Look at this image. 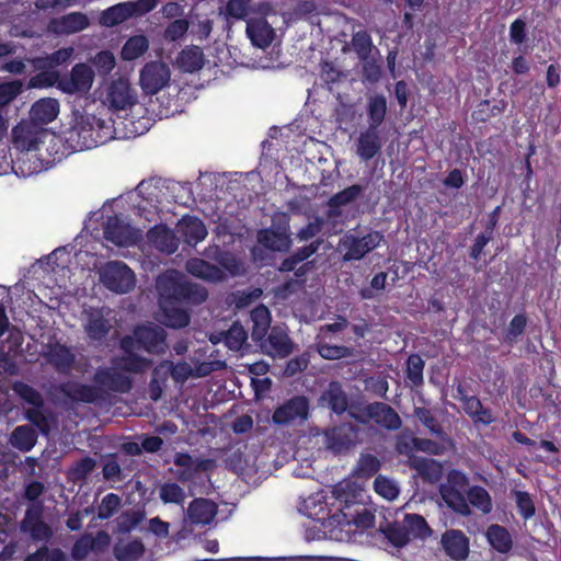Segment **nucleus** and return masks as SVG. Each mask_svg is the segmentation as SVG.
I'll return each mask as SVG.
<instances>
[{
    "instance_id": "obj_59",
    "label": "nucleus",
    "mask_w": 561,
    "mask_h": 561,
    "mask_svg": "<svg viewBox=\"0 0 561 561\" xmlns=\"http://www.w3.org/2000/svg\"><path fill=\"white\" fill-rule=\"evenodd\" d=\"M514 495L516 506L520 516L525 520L530 519L536 513L535 503L530 494L526 491H515Z\"/></svg>"
},
{
    "instance_id": "obj_1",
    "label": "nucleus",
    "mask_w": 561,
    "mask_h": 561,
    "mask_svg": "<svg viewBox=\"0 0 561 561\" xmlns=\"http://www.w3.org/2000/svg\"><path fill=\"white\" fill-rule=\"evenodd\" d=\"M158 305L163 324L171 329H183L191 323L192 311L208 298L205 286L194 283L178 270H167L156 279Z\"/></svg>"
},
{
    "instance_id": "obj_44",
    "label": "nucleus",
    "mask_w": 561,
    "mask_h": 561,
    "mask_svg": "<svg viewBox=\"0 0 561 561\" xmlns=\"http://www.w3.org/2000/svg\"><path fill=\"white\" fill-rule=\"evenodd\" d=\"M404 527L410 539L425 538L430 535L431 528L428 527L425 518L417 514H407L403 520Z\"/></svg>"
},
{
    "instance_id": "obj_24",
    "label": "nucleus",
    "mask_w": 561,
    "mask_h": 561,
    "mask_svg": "<svg viewBox=\"0 0 561 561\" xmlns=\"http://www.w3.org/2000/svg\"><path fill=\"white\" fill-rule=\"evenodd\" d=\"M148 239L156 249L167 254H173L179 249V238L165 225H157L148 231Z\"/></svg>"
},
{
    "instance_id": "obj_27",
    "label": "nucleus",
    "mask_w": 561,
    "mask_h": 561,
    "mask_svg": "<svg viewBox=\"0 0 561 561\" xmlns=\"http://www.w3.org/2000/svg\"><path fill=\"white\" fill-rule=\"evenodd\" d=\"M89 25V19L82 12H71L51 21L53 31L66 35L81 32Z\"/></svg>"
},
{
    "instance_id": "obj_23",
    "label": "nucleus",
    "mask_w": 561,
    "mask_h": 561,
    "mask_svg": "<svg viewBox=\"0 0 561 561\" xmlns=\"http://www.w3.org/2000/svg\"><path fill=\"white\" fill-rule=\"evenodd\" d=\"M257 242L265 249L273 252H287L293 241L286 230L273 228L261 229L257 232Z\"/></svg>"
},
{
    "instance_id": "obj_2",
    "label": "nucleus",
    "mask_w": 561,
    "mask_h": 561,
    "mask_svg": "<svg viewBox=\"0 0 561 561\" xmlns=\"http://www.w3.org/2000/svg\"><path fill=\"white\" fill-rule=\"evenodd\" d=\"M93 381L96 386L66 381L58 386V391L72 402L94 403L103 398V390L128 393L133 388L131 378L116 366L99 368L93 376Z\"/></svg>"
},
{
    "instance_id": "obj_15",
    "label": "nucleus",
    "mask_w": 561,
    "mask_h": 561,
    "mask_svg": "<svg viewBox=\"0 0 561 561\" xmlns=\"http://www.w3.org/2000/svg\"><path fill=\"white\" fill-rule=\"evenodd\" d=\"M44 136V129L32 122H21L12 129L14 148L22 152L26 151V154L38 149Z\"/></svg>"
},
{
    "instance_id": "obj_33",
    "label": "nucleus",
    "mask_w": 561,
    "mask_h": 561,
    "mask_svg": "<svg viewBox=\"0 0 561 561\" xmlns=\"http://www.w3.org/2000/svg\"><path fill=\"white\" fill-rule=\"evenodd\" d=\"M117 369L125 373L142 374L152 366V360L137 353L123 355L113 360Z\"/></svg>"
},
{
    "instance_id": "obj_47",
    "label": "nucleus",
    "mask_w": 561,
    "mask_h": 561,
    "mask_svg": "<svg viewBox=\"0 0 561 561\" xmlns=\"http://www.w3.org/2000/svg\"><path fill=\"white\" fill-rule=\"evenodd\" d=\"M95 467L96 460L90 456H85L71 465L68 470V477L73 482L84 481Z\"/></svg>"
},
{
    "instance_id": "obj_20",
    "label": "nucleus",
    "mask_w": 561,
    "mask_h": 561,
    "mask_svg": "<svg viewBox=\"0 0 561 561\" xmlns=\"http://www.w3.org/2000/svg\"><path fill=\"white\" fill-rule=\"evenodd\" d=\"M247 35L259 48L268 47L275 37V31L264 18H253L247 22Z\"/></svg>"
},
{
    "instance_id": "obj_61",
    "label": "nucleus",
    "mask_w": 561,
    "mask_h": 561,
    "mask_svg": "<svg viewBox=\"0 0 561 561\" xmlns=\"http://www.w3.org/2000/svg\"><path fill=\"white\" fill-rule=\"evenodd\" d=\"M374 489L377 494L390 501L397 499L399 495V488L397 484L383 476H378L375 479Z\"/></svg>"
},
{
    "instance_id": "obj_3",
    "label": "nucleus",
    "mask_w": 561,
    "mask_h": 561,
    "mask_svg": "<svg viewBox=\"0 0 561 561\" xmlns=\"http://www.w3.org/2000/svg\"><path fill=\"white\" fill-rule=\"evenodd\" d=\"M44 492L45 484L38 480L31 481L24 488L23 496L30 504L20 523V530L34 542H49L54 537L51 526L44 520V504L38 500Z\"/></svg>"
},
{
    "instance_id": "obj_8",
    "label": "nucleus",
    "mask_w": 561,
    "mask_h": 561,
    "mask_svg": "<svg viewBox=\"0 0 561 561\" xmlns=\"http://www.w3.org/2000/svg\"><path fill=\"white\" fill-rule=\"evenodd\" d=\"M357 494H348L337 490V500L344 503L340 510L343 522L347 525H354L357 529L367 530L375 525V514L363 503L357 502Z\"/></svg>"
},
{
    "instance_id": "obj_10",
    "label": "nucleus",
    "mask_w": 561,
    "mask_h": 561,
    "mask_svg": "<svg viewBox=\"0 0 561 561\" xmlns=\"http://www.w3.org/2000/svg\"><path fill=\"white\" fill-rule=\"evenodd\" d=\"M310 401L306 396H294L278 405L272 415V422L276 425H289L295 422H304L309 416Z\"/></svg>"
},
{
    "instance_id": "obj_56",
    "label": "nucleus",
    "mask_w": 561,
    "mask_h": 561,
    "mask_svg": "<svg viewBox=\"0 0 561 561\" xmlns=\"http://www.w3.org/2000/svg\"><path fill=\"white\" fill-rule=\"evenodd\" d=\"M364 188L359 184H353L333 194L330 198L333 206H345L362 196Z\"/></svg>"
},
{
    "instance_id": "obj_30",
    "label": "nucleus",
    "mask_w": 561,
    "mask_h": 561,
    "mask_svg": "<svg viewBox=\"0 0 561 561\" xmlns=\"http://www.w3.org/2000/svg\"><path fill=\"white\" fill-rule=\"evenodd\" d=\"M381 150V139L378 130L366 129L357 139L356 153L363 161L371 160Z\"/></svg>"
},
{
    "instance_id": "obj_21",
    "label": "nucleus",
    "mask_w": 561,
    "mask_h": 561,
    "mask_svg": "<svg viewBox=\"0 0 561 561\" xmlns=\"http://www.w3.org/2000/svg\"><path fill=\"white\" fill-rule=\"evenodd\" d=\"M83 328L89 340L101 343L108 335L112 325L101 309H91L87 312Z\"/></svg>"
},
{
    "instance_id": "obj_9",
    "label": "nucleus",
    "mask_w": 561,
    "mask_h": 561,
    "mask_svg": "<svg viewBox=\"0 0 561 561\" xmlns=\"http://www.w3.org/2000/svg\"><path fill=\"white\" fill-rule=\"evenodd\" d=\"M100 278L107 289L118 294H126L135 287V274L122 261L107 262L100 273Z\"/></svg>"
},
{
    "instance_id": "obj_36",
    "label": "nucleus",
    "mask_w": 561,
    "mask_h": 561,
    "mask_svg": "<svg viewBox=\"0 0 561 561\" xmlns=\"http://www.w3.org/2000/svg\"><path fill=\"white\" fill-rule=\"evenodd\" d=\"M443 542L448 554L463 559L468 554V540L460 530H450L443 537Z\"/></svg>"
},
{
    "instance_id": "obj_31",
    "label": "nucleus",
    "mask_w": 561,
    "mask_h": 561,
    "mask_svg": "<svg viewBox=\"0 0 561 561\" xmlns=\"http://www.w3.org/2000/svg\"><path fill=\"white\" fill-rule=\"evenodd\" d=\"M489 545L499 553L506 554L513 548V539L510 531L502 525L491 524L485 531Z\"/></svg>"
},
{
    "instance_id": "obj_28",
    "label": "nucleus",
    "mask_w": 561,
    "mask_h": 561,
    "mask_svg": "<svg viewBox=\"0 0 561 561\" xmlns=\"http://www.w3.org/2000/svg\"><path fill=\"white\" fill-rule=\"evenodd\" d=\"M217 513L216 504L207 499H194L187 508L190 520L195 525H208Z\"/></svg>"
},
{
    "instance_id": "obj_58",
    "label": "nucleus",
    "mask_w": 561,
    "mask_h": 561,
    "mask_svg": "<svg viewBox=\"0 0 561 561\" xmlns=\"http://www.w3.org/2000/svg\"><path fill=\"white\" fill-rule=\"evenodd\" d=\"M122 500L115 493H108L103 499L98 508V518L105 520L111 518L121 507Z\"/></svg>"
},
{
    "instance_id": "obj_48",
    "label": "nucleus",
    "mask_w": 561,
    "mask_h": 561,
    "mask_svg": "<svg viewBox=\"0 0 561 561\" xmlns=\"http://www.w3.org/2000/svg\"><path fill=\"white\" fill-rule=\"evenodd\" d=\"M352 46L357 57L362 61H366L374 47L371 36L367 31L355 32L352 36Z\"/></svg>"
},
{
    "instance_id": "obj_14",
    "label": "nucleus",
    "mask_w": 561,
    "mask_h": 561,
    "mask_svg": "<svg viewBox=\"0 0 561 561\" xmlns=\"http://www.w3.org/2000/svg\"><path fill=\"white\" fill-rule=\"evenodd\" d=\"M382 238L383 236L379 231H371L363 237L346 236L342 243L346 250L344 261L363 259L380 244Z\"/></svg>"
},
{
    "instance_id": "obj_6",
    "label": "nucleus",
    "mask_w": 561,
    "mask_h": 561,
    "mask_svg": "<svg viewBox=\"0 0 561 561\" xmlns=\"http://www.w3.org/2000/svg\"><path fill=\"white\" fill-rule=\"evenodd\" d=\"M351 416L362 424L373 421L376 425L387 431H398L402 426V420L397 411L385 402H370L359 409V413H351Z\"/></svg>"
},
{
    "instance_id": "obj_29",
    "label": "nucleus",
    "mask_w": 561,
    "mask_h": 561,
    "mask_svg": "<svg viewBox=\"0 0 561 561\" xmlns=\"http://www.w3.org/2000/svg\"><path fill=\"white\" fill-rule=\"evenodd\" d=\"M320 400L337 415L343 414L348 408V397L339 381H331Z\"/></svg>"
},
{
    "instance_id": "obj_17",
    "label": "nucleus",
    "mask_w": 561,
    "mask_h": 561,
    "mask_svg": "<svg viewBox=\"0 0 561 561\" xmlns=\"http://www.w3.org/2000/svg\"><path fill=\"white\" fill-rule=\"evenodd\" d=\"M103 234L107 241L118 247L134 244L136 240L133 228L116 215L106 219Z\"/></svg>"
},
{
    "instance_id": "obj_63",
    "label": "nucleus",
    "mask_w": 561,
    "mask_h": 561,
    "mask_svg": "<svg viewBox=\"0 0 561 561\" xmlns=\"http://www.w3.org/2000/svg\"><path fill=\"white\" fill-rule=\"evenodd\" d=\"M169 369L171 371V378L176 383H184L188 378L193 376V367L186 362H179L174 364L169 359Z\"/></svg>"
},
{
    "instance_id": "obj_54",
    "label": "nucleus",
    "mask_w": 561,
    "mask_h": 561,
    "mask_svg": "<svg viewBox=\"0 0 561 561\" xmlns=\"http://www.w3.org/2000/svg\"><path fill=\"white\" fill-rule=\"evenodd\" d=\"M23 561H66V554L61 549L49 548L44 543L35 552L27 554Z\"/></svg>"
},
{
    "instance_id": "obj_5",
    "label": "nucleus",
    "mask_w": 561,
    "mask_h": 561,
    "mask_svg": "<svg viewBox=\"0 0 561 561\" xmlns=\"http://www.w3.org/2000/svg\"><path fill=\"white\" fill-rule=\"evenodd\" d=\"M103 128L104 124L94 116L91 119L82 117L69 130L68 140L73 144L75 150L82 151L95 148L110 138V136L101 134Z\"/></svg>"
},
{
    "instance_id": "obj_32",
    "label": "nucleus",
    "mask_w": 561,
    "mask_h": 561,
    "mask_svg": "<svg viewBox=\"0 0 561 561\" xmlns=\"http://www.w3.org/2000/svg\"><path fill=\"white\" fill-rule=\"evenodd\" d=\"M171 371L169 369V359L161 360L151 373L149 381V397L152 401L161 399L162 393L167 387Z\"/></svg>"
},
{
    "instance_id": "obj_60",
    "label": "nucleus",
    "mask_w": 561,
    "mask_h": 561,
    "mask_svg": "<svg viewBox=\"0 0 561 561\" xmlns=\"http://www.w3.org/2000/svg\"><path fill=\"white\" fill-rule=\"evenodd\" d=\"M252 319L255 324L252 333L253 336L267 333L271 324V313L265 306L255 308L252 312Z\"/></svg>"
},
{
    "instance_id": "obj_38",
    "label": "nucleus",
    "mask_w": 561,
    "mask_h": 561,
    "mask_svg": "<svg viewBox=\"0 0 561 561\" xmlns=\"http://www.w3.org/2000/svg\"><path fill=\"white\" fill-rule=\"evenodd\" d=\"M148 48L149 41L145 35H134L125 42L121 50V57L124 60L131 61L142 56Z\"/></svg>"
},
{
    "instance_id": "obj_16",
    "label": "nucleus",
    "mask_w": 561,
    "mask_h": 561,
    "mask_svg": "<svg viewBox=\"0 0 561 561\" xmlns=\"http://www.w3.org/2000/svg\"><path fill=\"white\" fill-rule=\"evenodd\" d=\"M106 101L116 111L127 110L136 103L137 94L127 79L118 78L110 84Z\"/></svg>"
},
{
    "instance_id": "obj_7",
    "label": "nucleus",
    "mask_w": 561,
    "mask_h": 561,
    "mask_svg": "<svg viewBox=\"0 0 561 561\" xmlns=\"http://www.w3.org/2000/svg\"><path fill=\"white\" fill-rule=\"evenodd\" d=\"M360 443V428L351 422H344L324 431L325 447L335 455L350 451Z\"/></svg>"
},
{
    "instance_id": "obj_52",
    "label": "nucleus",
    "mask_w": 561,
    "mask_h": 561,
    "mask_svg": "<svg viewBox=\"0 0 561 561\" xmlns=\"http://www.w3.org/2000/svg\"><path fill=\"white\" fill-rule=\"evenodd\" d=\"M317 351L319 355L324 359H341L353 356L354 350L344 345H331L325 342H319L317 344Z\"/></svg>"
},
{
    "instance_id": "obj_35",
    "label": "nucleus",
    "mask_w": 561,
    "mask_h": 561,
    "mask_svg": "<svg viewBox=\"0 0 561 561\" xmlns=\"http://www.w3.org/2000/svg\"><path fill=\"white\" fill-rule=\"evenodd\" d=\"M37 437V433L33 427L20 425L13 430L10 442L20 451L27 453L35 446Z\"/></svg>"
},
{
    "instance_id": "obj_42",
    "label": "nucleus",
    "mask_w": 561,
    "mask_h": 561,
    "mask_svg": "<svg viewBox=\"0 0 561 561\" xmlns=\"http://www.w3.org/2000/svg\"><path fill=\"white\" fill-rule=\"evenodd\" d=\"M145 546L139 539L130 540L122 546H116L114 549L115 558L118 561H137L142 557Z\"/></svg>"
},
{
    "instance_id": "obj_64",
    "label": "nucleus",
    "mask_w": 561,
    "mask_h": 561,
    "mask_svg": "<svg viewBox=\"0 0 561 561\" xmlns=\"http://www.w3.org/2000/svg\"><path fill=\"white\" fill-rule=\"evenodd\" d=\"M93 64L100 73L108 75L114 69L116 60L112 51L101 50L95 55Z\"/></svg>"
},
{
    "instance_id": "obj_26",
    "label": "nucleus",
    "mask_w": 561,
    "mask_h": 561,
    "mask_svg": "<svg viewBox=\"0 0 561 561\" xmlns=\"http://www.w3.org/2000/svg\"><path fill=\"white\" fill-rule=\"evenodd\" d=\"M186 271L192 276L208 282L216 283L225 278V272L221 267L199 257L187 260Z\"/></svg>"
},
{
    "instance_id": "obj_51",
    "label": "nucleus",
    "mask_w": 561,
    "mask_h": 561,
    "mask_svg": "<svg viewBox=\"0 0 561 561\" xmlns=\"http://www.w3.org/2000/svg\"><path fill=\"white\" fill-rule=\"evenodd\" d=\"M382 533L389 542L397 548H402L411 541L409 534L407 533V527H404L403 524H388L386 528L382 529Z\"/></svg>"
},
{
    "instance_id": "obj_62",
    "label": "nucleus",
    "mask_w": 561,
    "mask_h": 561,
    "mask_svg": "<svg viewBox=\"0 0 561 561\" xmlns=\"http://www.w3.org/2000/svg\"><path fill=\"white\" fill-rule=\"evenodd\" d=\"M25 417L30 421L38 431L47 435L50 431L48 417L43 412V408H30L25 411Z\"/></svg>"
},
{
    "instance_id": "obj_53",
    "label": "nucleus",
    "mask_w": 561,
    "mask_h": 561,
    "mask_svg": "<svg viewBox=\"0 0 561 561\" xmlns=\"http://www.w3.org/2000/svg\"><path fill=\"white\" fill-rule=\"evenodd\" d=\"M425 362L419 354H412L407 360V378L415 387L423 385Z\"/></svg>"
},
{
    "instance_id": "obj_37",
    "label": "nucleus",
    "mask_w": 561,
    "mask_h": 561,
    "mask_svg": "<svg viewBox=\"0 0 561 561\" xmlns=\"http://www.w3.org/2000/svg\"><path fill=\"white\" fill-rule=\"evenodd\" d=\"M468 505H472L482 514H490L493 508L492 499L490 493L480 485H472L466 492Z\"/></svg>"
},
{
    "instance_id": "obj_4",
    "label": "nucleus",
    "mask_w": 561,
    "mask_h": 561,
    "mask_svg": "<svg viewBox=\"0 0 561 561\" xmlns=\"http://www.w3.org/2000/svg\"><path fill=\"white\" fill-rule=\"evenodd\" d=\"M468 485V477L460 470L451 469L447 473L446 483L439 486V493L446 505L462 516L471 514L465 495Z\"/></svg>"
},
{
    "instance_id": "obj_43",
    "label": "nucleus",
    "mask_w": 561,
    "mask_h": 561,
    "mask_svg": "<svg viewBox=\"0 0 561 561\" xmlns=\"http://www.w3.org/2000/svg\"><path fill=\"white\" fill-rule=\"evenodd\" d=\"M179 64L187 72L202 69L204 65L202 50L198 47L183 49L179 56Z\"/></svg>"
},
{
    "instance_id": "obj_41",
    "label": "nucleus",
    "mask_w": 561,
    "mask_h": 561,
    "mask_svg": "<svg viewBox=\"0 0 561 561\" xmlns=\"http://www.w3.org/2000/svg\"><path fill=\"white\" fill-rule=\"evenodd\" d=\"M14 393L30 404L32 408H44L45 401L42 393L24 381H14L12 385Z\"/></svg>"
},
{
    "instance_id": "obj_13",
    "label": "nucleus",
    "mask_w": 561,
    "mask_h": 561,
    "mask_svg": "<svg viewBox=\"0 0 561 561\" xmlns=\"http://www.w3.org/2000/svg\"><path fill=\"white\" fill-rule=\"evenodd\" d=\"M94 80V72L90 66L83 62L76 64L69 76L58 80V89L68 94L88 92Z\"/></svg>"
},
{
    "instance_id": "obj_34",
    "label": "nucleus",
    "mask_w": 561,
    "mask_h": 561,
    "mask_svg": "<svg viewBox=\"0 0 561 561\" xmlns=\"http://www.w3.org/2000/svg\"><path fill=\"white\" fill-rule=\"evenodd\" d=\"M387 114V100L382 94H376L368 99L367 115L368 128L378 130Z\"/></svg>"
},
{
    "instance_id": "obj_49",
    "label": "nucleus",
    "mask_w": 561,
    "mask_h": 561,
    "mask_svg": "<svg viewBox=\"0 0 561 561\" xmlns=\"http://www.w3.org/2000/svg\"><path fill=\"white\" fill-rule=\"evenodd\" d=\"M527 328V317L525 312L518 313L512 318L504 333V342L513 345L523 335Z\"/></svg>"
},
{
    "instance_id": "obj_55",
    "label": "nucleus",
    "mask_w": 561,
    "mask_h": 561,
    "mask_svg": "<svg viewBox=\"0 0 561 561\" xmlns=\"http://www.w3.org/2000/svg\"><path fill=\"white\" fill-rule=\"evenodd\" d=\"M160 499L163 503L182 504L185 500V492L175 482H167L160 486Z\"/></svg>"
},
{
    "instance_id": "obj_18",
    "label": "nucleus",
    "mask_w": 561,
    "mask_h": 561,
    "mask_svg": "<svg viewBox=\"0 0 561 561\" xmlns=\"http://www.w3.org/2000/svg\"><path fill=\"white\" fill-rule=\"evenodd\" d=\"M261 346L265 354L279 358L287 357L294 351L293 341L288 334L278 327L271 329Z\"/></svg>"
},
{
    "instance_id": "obj_12",
    "label": "nucleus",
    "mask_w": 561,
    "mask_h": 561,
    "mask_svg": "<svg viewBox=\"0 0 561 561\" xmlns=\"http://www.w3.org/2000/svg\"><path fill=\"white\" fill-rule=\"evenodd\" d=\"M170 76L168 65L162 61H150L142 67L139 83L145 94L153 95L169 84Z\"/></svg>"
},
{
    "instance_id": "obj_50",
    "label": "nucleus",
    "mask_w": 561,
    "mask_h": 561,
    "mask_svg": "<svg viewBox=\"0 0 561 561\" xmlns=\"http://www.w3.org/2000/svg\"><path fill=\"white\" fill-rule=\"evenodd\" d=\"M380 466V460L375 455L362 454L357 461L355 472L357 477L368 479L379 471Z\"/></svg>"
},
{
    "instance_id": "obj_25",
    "label": "nucleus",
    "mask_w": 561,
    "mask_h": 561,
    "mask_svg": "<svg viewBox=\"0 0 561 561\" xmlns=\"http://www.w3.org/2000/svg\"><path fill=\"white\" fill-rule=\"evenodd\" d=\"M59 113V103L56 99L44 98L37 100L30 110L31 122L42 127L51 123Z\"/></svg>"
},
{
    "instance_id": "obj_40",
    "label": "nucleus",
    "mask_w": 561,
    "mask_h": 561,
    "mask_svg": "<svg viewBox=\"0 0 561 561\" xmlns=\"http://www.w3.org/2000/svg\"><path fill=\"white\" fill-rule=\"evenodd\" d=\"M173 462L176 467L203 472L211 471L216 466L214 459H194L188 453H176Z\"/></svg>"
},
{
    "instance_id": "obj_22",
    "label": "nucleus",
    "mask_w": 561,
    "mask_h": 561,
    "mask_svg": "<svg viewBox=\"0 0 561 561\" xmlns=\"http://www.w3.org/2000/svg\"><path fill=\"white\" fill-rule=\"evenodd\" d=\"M44 356L58 373L70 371L76 360V356L71 350L58 342L48 344Z\"/></svg>"
},
{
    "instance_id": "obj_57",
    "label": "nucleus",
    "mask_w": 561,
    "mask_h": 561,
    "mask_svg": "<svg viewBox=\"0 0 561 561\" xmlns=\"http://www.w3.org/2000/svg\"><path fill=\"white\" fill-rule=\"evenodd\" d=\"M248 340V333L239 323H233L225 333L226 345L233 351H238Z\"/></svg>"
},
{
    "instance_id": "obj_46",
    "label": "nucleus",
    "mask_w": 561,
    "mask_h": 561,
    "mask_svg": "<svg viewBox=\"0 0 561 561\" xmlns=\"http://www.w3.org/2000/svg\"><path fill=\"white\" fill-rule=\"evenodd\" d=\"M414 415L430 431L431 434L438 438H444L446 433L432 411L425 407L414 409Z\"/></svg>"
},
{
    "instance_id": "obj_39",
    "label": "nucleus",
    "mask_w": 561,
    "mask_h": 561,
    "mask_svg": "<svg viewBox=\"0 0 561 561\" xmlns=\"http://www.w3.org/2000/svg\"><path fill=\"white\" fill-rule=\"evenodd\" d=\"M130 18L127 2H121L104 10L100 16V23L103 26L113 27Z\"/></svg>"
},
{
    "instance_id": "obj_45",
    "label": "nucleus",
    "mask_w": 561,
    "mask_h": 561,
    "mask_svg": "<svg viewBox=\"0 0 561 561\" xmlns=\"http://www.w3.org/2000/svg\"><path fill=\"white\" fill-rule=\"evenodd\" d=\"M410 461L411 468L415 469L424 479L434 480L440 474V465L434 459L414 457Z\"/></svg>"
},
{
    "instance_id": "obj_19",
    "label": "nucleus",
    "mask_w": 561,
    "mask_h": 561,
    "mask_svg": "<svg viewBox=\"0 0 561 561\" xmlns=\"http://www.w3.org/2000/svg\"><path fill=\"white\" fill-rule=\"evenodd\" d=\"M176 232L191 247L203 241L208 233L203 220L195 216H184L176 226Z\"/></svg>"
},
{
    "instance_id": "obj_11",
    "label": "nucleus",
    "mask_w": 561,
    "mask_h": 561,
    "mask_svg": "<svg viewBox=\"0 0 561 561\" xmlns=\"http://www.w3.org/2000/svg\"><path fill=\"white\" fill-rule=\"evenodd\" d=\"M137 348L152 355H162L169 348L165 330L157 324L148 323L134 329Z\"/></svg>"
}]
</instances>
